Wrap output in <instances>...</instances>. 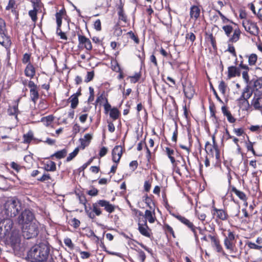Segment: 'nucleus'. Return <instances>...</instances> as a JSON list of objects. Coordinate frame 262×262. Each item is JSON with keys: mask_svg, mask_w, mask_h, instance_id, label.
Segmentation results:
<instances>
[{"mask_svg": "<svg viewBox=\"0 0 262 262\" xmlns=\"http://www.w3.org/2000/svg\"><path fill=\"white\" fill-rule=\"evenodd\" d=\"M75 193L78 199L79 203L84 206L85 212L88 216L91 219H94L96 216H99L102 214V210L101 207L103 208L104 210L109 213H112L115 210V205L106 200H98L95 203H93L92 206L89 204V207H88L86 205L88 201L85 194L80 191L78 192L75 191Z\"/></svg>", "mask_w": 262, "mask_h": 262, "instance_id": "f257e3e1", "label": "nucleus"}, {"mask_svg": "<svg viewBox=\"0 0 262 262\" xmlns=\"http://www.w3.org/2000/svg\"><path fill=\"white\" fill-rule=\"evenodd\" d=\"M27 258L30 262H54L49 244L45 243L31 247L27 252Z\"/></svg>", "mask_w": 262, "mask_h": 262, "instance_id": "f03ea898", "label": "nucleus"}, {"mask_svg": "<svg viewBox=\"0 0 262 262\" xmlns=\"http://www.w3.org/2000/svg\"><path fill=\"white\" fill-rule=\"evenodd\" d=\"M221 235L224 238L223 243L225 249L231 254V256L235 257L241 255V251L236 246L238 235L235 231L231 228L220 229Z\"/></svg>", "mask_w": 262, "mask_h": 262, "instance_id": "7ed1b4c3", "label": "nucleus"}, {"mask_svg": "<svg viewBox=\"0 0 262 262\" xmlns=\"http://www.w3.org/2000/svg\"><path fill=\"white\" fill-rule=\"evenodd\" d=\"M212 144L209 141L205 143V150L208 156L215 157V164H219L221 162V151L214 136H212Z\"/></svg>", "mask_w": 262, "mask_h": 262, "instance_id": "20e7f679", "label": "nucleus"}, {"mask_svg": "<svg viewBox=\"0 0 262 262\" xmlns=\"http://www.w3.org/2000/svg\"><path fill=\"white\" fill-rule=\"evenodd\" d=\"M253 91L250 87L247 85L243 90L241 96L236 100V103L240 109L243 111H248L251 107L249 99L252 96Z\"/></svg>", "mask_w": 262, "mask_h": 262, "instance_id": "39448f33", "label": "nucleus"}, {"mask_svg": "<svg viewBox=\"0 0 262 262\" xmlns=\"http://www.w3.org/2000/svg\"><path fill=\"white\" fill-rule=\"evenodd\" d=\"M21 210L19 202L13 199L7 200L4 204V212L7 216L14 217L16 216Z\"/></svg>", "mask_w": 262, "mask_h": 262, "instance_id": "423d86ee", "label": "nucleus"}, {"mask_svg": "<svg viewBox=\"0 0 262 262\" xmlns=\"http://www.w3.org/2000/svg\"><path fill=\"white\" fill-rule=\"evenodd\" d=\"M173 215L193 233L195 242H199V238L197 234L196 230H199L200 234H204L205 229H203L200 227H196L192 222L184 216H182L180 214H173Z\"/></svg>", "mask_w": 262, "mask_h": 262, "instance_id": "0eeeda50", "label": "nucleus"}, {"mask_svg": "<svg viewBox=\"0 0 262 262\" xmlns=\"http://www.w3.org/2000/svg\"><path fill=\"white\" fill-rule=\"evenodd\" d=\"M6 236L7 244L10 245L13 250H17L19 248L21 243V235L18 230L13 229Z\"/></svg>", "mask_w": 262, "mask_h": 262, "instance_id": "6e6552de", "label": "nucleus"}, {"mask_svg": "<svg viewBox=\"0 0 262 262\" xmlns=\"http://www.w3.org/2000/svg\"><path fill=\"white\" fill-rule=\"evenodd\" d=\"M22 235L25 238L31 239L37 237L39 230L37 223L34 222L21 227Z\"/></svg>", "mask_w": 262, "mask_h": 262, "instance_id": "1a4fd4ad", "label": "nucleus"}, {"mask_svg": "<svg viewBox=\"0 0 262 262\" xmlns=\"http://www.w3.org/2000/svg\"><path fill=\"white\" fill-rule=\"evenodd\" d=\"M211 213L212 218L216 222L220 221H226L229 220V215L226 208H217L215 207L214 202L211 208Z\"/></svg>", "mask_w": 262, "mask_h": 262, "instance_id": "9d476101", "label": "nucleus"}, {"mask_svg": "<svg viewBox=\"0 0 262 262\" xmlns=\"http://www.w3.org/2000/svg\"><path fill=\"white\" fill-rule=\"evenodd\" d=\"M34 214L29 209H25L17 218L18 224L21 227L34 223Z\"/></svg>", "mask_w": 262, "mask_h": 262, "instance_id": "9b49d317", "label": "nucleus"}, {"mask_svg": "<svg viewBox=\"0 0 262 262\" xmlns=\"http://www.w3.org/2000/svg\"><path fill=\"white\" fill-rule=\"evenodd\" d=\"M78 48L79 49L85 50L86 53H90L93 49L91 40L82 34L77 33Z\"/></svg>", "mask_w": 262, "mask_h": 262, "instance_id": "f8f14e48", "label": "nucleus"}, {"mask_svg": "<svg viewBox=\"0 0 262 262\" xmlns=\"http://www.w3.org/2000/svg\"><path fill=\"white\" fill-rule=\"evenodd\" d=\"M181 160L177 159L173 163H172L173 171L180 176L189 173L186 162L183 156L180 158Z\"/></svg>", "mask_w": 262, "mask_h": 262, "instance_id": "ddd939ff", "label": "nucleus"}, {"mask_svg": "<svg viewBox=\"0 0 262 262\" xmlns=\"http://www.w3.org/2000/svg\"><path fill=\"white\" fill-rule=\"evenodd\" d=\"M242 24L247 32L254 36L258 35L259 29L256 23L250 19H245L243 20Z\"/></svg>", "mask_w": 262, "mask_h": 262, "instance_id": "4468645a", "label": "nucleus"}, {"mask_svg": "<svg viewBox=\"0 0 262 262\" xmlns=\"http://www.w3.org/2000/svg\"><path fill=\"white\" fill-rule=\"evenodd\" d=\"M107 95L105 94L104 91H103L101 93H98L97 96L96 100L95 102V105L96 107L97 105L101 106L102 104L104 107V113L105 114H108V110L110 107V104L108 102L107 99Z\"/></svg>", "mask_w": 262, "mask_h": 262, "instance_id": "2eb2a0df", "label": "nucleus"}, {"mask_svg": "<svg viewBox=\"0 0 262 262\" xmlns=\"http://www.w3.org/2000/svg\"><path fill=\"white\" fill-rule=\"evenodd\" d=\"M138 226V231L141 235L148 238H151L152 233L151 229L147 225L146 220L139 219Z\"/></svg>", "mask_w": 262, "mask_h": 262, "instance_id": "dca6fc26", "label": "nucleus"}, {"mask_svg": "<svg viewBox=\"0 0 262 262\" xmlns=\"http://www.w3.org/2000/svg\"><path fill=\"white\" fill-rule=\"evenodd\" d=\"M13 222L10 219H6L0 222V234L7 236L13 230Z\"/></svg>", "mask_w": 262, "mask_h": 262, "instance_id": "f3484780", "label": "nucleus"}, {"mask_svg": "<svg viewBox=\"0 0 262 262\" xmlns=\"http://www.w3.org/2000/svg\"><path fill=\"white\" fill-rule=\"evenodd\" d=\"M208 237L210 239L212 246L216 252L221 253L223 255H226L216 234L213 235L209 234Z\"/></svg>", "mask_w": 262, "mask_h": 262, "instance_id": "a211bd4d", "label": "nucleus"}, {"mask_svg": "<svg viewBox=\"0 0 262 262\" xmlns=\"http://www.w3.org/2000/svg\"><path fill=\"white\" fill-rule=\"evenodd\" d=\"M28 86L30 89V96L31 101L35 104L39 98L38 87L32 80H29Z\"/></svg>", "mask_w": 262, "mask_h": 262, "instance_id": "6ab92c4d", "label": "nucleus"}, {"mask_svg": "<svg viewBox=\"0 0 262 262\" xmlns=\"http://www.w3.org/2000/svg\"><path fill=\"white\" fill-rule=\"evenodd\" d=\"M251 106L256 111L262 112V94L259 92H254L251 101Z\"/></svg>", "mask_w": 262, "mask_h": 262, "instance_id": "aec40b11", "label": "nucleus"}, {"mask_svg": "<svg viewBox=\"0 0 262 262\" xmlns=\"http://www.w3.org/2000/svg\"><path fill=\"white\" fill-rule=\"evenodd\" d=\"M164 152L165 155L169 159L171 164L173 163L179 158L182 157L181 153L178 150H174L170 147H165L164 149Z\"/></svg>", "mask_w": 262, "mask_h": 262, "instance_id": "412c9836", "label": "nucleus"}, {"mask_svg": "<svg viewBox=\"0 0 262 262\" xmlns=\"http://www.w3.org/2000/svg\"><path fill=\"white\" fill-rule=\"evenodd\" d=\"M67 16L66 9L63 7L59 11L57 12L55 14L56 21L57 24L56 34L58 35L60 32H62L61 29L62 25V20Z\"/></svg>", "mask_w": 262, "mask_h": 262, "instance_id": "4be33fe9", "label": "nucleus"}, {"mask_svg": "<svg viewBox=\"0 0 262 262\" xmlns=\"http://www.w3.org/2000/svg\"><path fill=\"white\" fill-rule=\"evenodd\" d=\"M239 68L243 70L242 77L247 82L249 80V76L248 72L251 70V68L247 64L244 63V57L242 55H239Z\"/></svg>", "mask_w": 262, "mask_h": 262, "instance_id": "5701e85b", "label": "nucleus"}, {"mask_svg": "<svg viewBox=\"0 0 262 262\" xmlns=\"http://www.w3.org/2000/svg\"><path fill=\"white\" fill-rule=\"evenodd\" d=\"M19 99H17L13 103L12 106H9L7 109V114L10 116H14L16 120H18V115L20 113L18 110Z\"/></svg>", "mask_w": 262, "mask_h": 262, "instance_id": "b1692460", "label": "nucleus"}, {"mask_svg": "<svg viewBox=\"0 0 262 262\" xmlns=\"http://www.w3.org/2000/svg\"><path fill=\"white\" fill-rule=\"evenodd\" d=\"M123 148L121 145H116L112 150V160L114 163H119L123 154Z\"/></svg>", "mask_w": 262, "mask_h": 262, "instance_id": "393cba45", "label": "nucleus"}, {"mask_svg": "<svg viewBox=\"0 0 262 262\" xmlns=\"http://www.w3.org/2000/svg\"><path fill=\"white\" fill-rule=\"evenodd\" d=\"M36 70L33 63L27 64L24 69V74L31 80L36 75Z\"/></svg>", "mask_w": 262, "mask_h": 262, "instance_id": "a878e982", "label": "nucleus"}, {"mask_svg": "<svg viewBox=\"0 0 262 262\" xmlns=\"http://www.w3.org/2000/svg\"><path fill=\"white\" fill-rule=\"evenodd\" d=\"M241 69L239 68V64L237 67L236 66H231L228 68V75L227 77L229 79L236 76L239 77L241 74Z\"/></svg>", "mask_w": 262, "mask_h": 262, "instance_id": "bb28decb", "label": "nucleus"}, {"mask_svg": "<svg viewBox=\"0 0 262 262\" xmlns=\"http://www.w3.org/2000/svg\"><path fill=\"white\" fill-rule=\"evenodd\" d=\"M141 220H146L149 223H154L156 220L155 210L149 209L146 210L144 213V217L140 218Z\"/></svg>", "mask_w": 262, "mask_h": 262, "instance_id": "cd10ccee", "label": "nucleus"}, {"mask_svg": "<svg viewBox=\"0 0 262 262\" xmlns=\"http://www.w3.org/2000/svg\"><path fill=\"white\" fill-rule=\"evenodd\" d=\"M201 9L200 7L196 5H192L190 8V17L191 19L196 21L200 17Z\"/></svg>", "mask_w": 262, "mask_h": 262, "instance_id": "c85d7f7f", "label": "nucleus"}, {"mask_svg": "<svg viewBox=\"0 0 262 262\" xmlns=\"http://www.w3.org/2000/svg\"><path fill=\"white\" fill-rule=\"evenodd\" d=\"M183 92L187 98L191 99L195 94L194 86L191 83H189L185 86L183 85Z\"/></svg>", "mask_w": 262, "mask_h": 262, "instance_id": "c756f323", "label": "nucleus"}, {"mask_svg": "<svg viewBox=\"0 0 262 262\" xmlns=\"http://www.w3.org/2000/svg\"><path fill=\"white\" fill-rule=\"evenodd\" d=\"M93 138L92 134H86L83 138L80 139V145L79 148L84 149L86 146H89Z\"/></svg>", "mask_w": 262, "mask_h": 262, "instance_id": "7c9ffc66", "label": "nucleus"}, {"mask_svg": "<svg viewBox=\"0 0 262 262\" xmlns=\"http://www.w3.org/2000/svg\"><path fill=\"white\" fill-rule=\"evenodd\" d=\"M68 150L66 148H63L60 150L57 151L54 154L51 155L50 157L47 159H61L65 158L67 155Z\"/></svg>", "mask_w": 262, "mask_h": 262, "instance_id": "2f4dec72", "label": "nucleus"}, {"mask_svg": "<svg viewBox=\"0 0 262 262\" xmlns=\"http://www.w3.org/2000/svg\"><path fill=\"white\" fill-rule=\"evenodd\" d=\"M244 58H246L248 59V66L253 67L255 66L256 64L258 59V56L255 53H251L249 54H246L244 56H243Z\"/></svg>", "mask_w": 262, "mask_h": 262, "instance_id": "473e14b6", "label": "nucleus"}, {"mask_svg": "<svg viewBox=\"0 0 262 262\" xmlns=\"http://www.w3.org/2000/svg\"><path fill=\"white\" fill-rule=\"evenodd\" d=\"M208 211L206 208H201L199 207L198 209H195V214L198 219L202 222H203L206 218V213Z\"/></svg>", "mask_w": 262, "mask_h": 262, "instance_id": "72a5a7b5", "label": "nucleus"}, {"mask_svg": "<svg viewBox=\"0 0 262 262\" xmlns=\"http://www.w3.org/2000/svg\"><path fill=\"white\" fill-rule=\"evenodd\" d=\"M153 198H154V196L152 195L149 196V195H148L147 194H146L143 196V201L144 202V203L146 204V206L150 209L155 210L156 205H155L154 201L152 199Z\"/></svg>", "mask_w": 262, "mask_h": 262, "instance_id": "f704fd0d", "label": "nucleus"}, {"mask_svg": "<svg viewBox=\"0 0 262 262\" xmlns=\"http://www.w3.org/2000/svg\"><path fill=\"white\" fill-rule=\"evenodd\" d=\"M221 110L224 116L227 117L229 122L233 123L236 121V119L232 115L230 111L228 110L226 106H222Z\"/></svg>", "mask_w": 262, "mask_h": 262, "instance_id": "c9c22d12", "label": "nucleus"}, {"mask_svg": "<svg viewBox=\"0 0 262 262\" xmlns=\"http://www.w3.org/2000/svg\"><path fill=\"white\" fill-rule=\"evenodd\" d=\"M162 229L167 237L169 235H171L173 238H176L174 231L173 228L169 225L164 223L163 225H162Z\"/></svg>", "mask_w": 262, "mask_h": 262, "instance_id": "e433bc0d", "label": "nucleus"}, {"mask_svg": "<svg viewBox=\"0 0 262 262\" xmlns=\"http://www.w3.org/2000/svg\"><path fill=\"white\" fill-rule=\"evenodd\" d=\"M241 31L238 28L235 29L233 31V34L230 36L228 42L235 43L240 38Z\"/></svg>", "mask_w": 262, "mask_h": 262, "instance_id": "4c0bfd02", "label": "nucleus"}, {"mask_svg": "<svg viewBox=\"0 0 262 262\" xmlns=\"http://www.w3.org/2000/svg\"><path fill=\"white\" fill-rule=\"evenodd\" d=\"M231 192H233L243 202H246L247 200V197L246 194L242 191H240L236 188L234 186H232L230 189Z\"/></svg>", "mask_w": 262, "mask_h": 262, "instance_id": "58836bf2", "label": "nucleus"}, {"mask_svg": "<svg viewBox=\"0 0 262 262\" xmlns=\"http://www.w3.org/2000/svg\"><path fill=\"white\" fill-rule=\"evenodd\" d=\"M110 112V117L113 120H116L118 119L120 115V113L119 110L116 107H112L111 105L110 104V107L108 110V113Z\"/></svg>", "mask_w": 262, "mask_h": 262, "instance_id": "ea45409f", "label": "nucleus"}, {"mask_svg": "<svg viewBox=\"0 0 262 262\" xmlns=\"http://www.w3.org/2000/svg\"><path fill=\"white\" fill-rule=\"evenodd\" d=\"M118 15L119 19L124 23L127 22V16L124 12L123 5L121 3L120 5L118 7Z\"/></svg>", "mask_w": 262, "mask_h": 262, "instance_id": "a19ab883", "label": "nucleus"}, {"mask_svg": "<svg viewBox=\"0 0 262 262\" xmlns=\"http://www.w3.org/2000/svg\"><path fill=\"white\" fill-rule=\"evenodd\" d=\"M142 76V73L141 71L136 72L134 75L129 76L127 78V79H129L131 83H136L138 82L141 79Z\"/></svg>", "mask_w": 262, "mask_h": 262, "instance_id": "79ce46f5", "label": "nucleus"}, {"mask_svg": "<svg viewBox=\"0 0 262 262\" xmlns=\"http://www.w3.org/2000/svg\"><path fill=\"white\" fill-rule=\"evenodd\" d=\"M45 168L47 171H55L56 170V163L51 160L48 161L45 164Z\"/></svg>", "mask_w": 262, "mask_h": 262, "instance_id": "37998d69", "label": "nucleus"}, {"mask_svg": "<svg viewBox=\"0 0 262 262\" xmlns=\"http://www.w3.org/2000/svg\"><path fill=\"white\" fill-rule=\"evenodd\" d=\"M253 88L255 92L262 94V78H259L254 82Z\"/></svg>", "mask_w": 262, "mask_h": 262, "instance_id": "c03bdc74", "label": "nucleus"}, {"mask_svg": "<svg viewBox=\"0 0 262 262\" xmlns=\"http://www.w3.org/2000/svg\"><path fill=\"white\" fill-rule=\"evenodd\" d=\"M54 117L53 115H50L46 117H42L40 121L43 122L46 126H49L54 121Z\"/></svg>", "mask_w": 262, "mask_h": 262, "instance_id": "a18cd8bd", "label": "nucleus"}, {"mask_svg": "<svg viewBox=\"0 0 262 262\" xmlns=\"http://www.w3.org/2000/svg\"><path fill=\"white\" fill-rule=\"evenodd\" d=\"M68 100L71 102V107L73 109L76 108L78 105L79 100L76 95H72Z\"/></svg>", "mask_w": 262, "mask_h": 262, "instance_id": "49530a36", "label": "nucleus"}, {"mask_svg": "<svg viewBox=\"0 0 262 262\" xmlns=\"http://www.w3.org/2000/svg\"><path fill=\"white\" fill-rule=\"evenodd\" d=\"M23 143H30L33 139V134L32 131L28 132L23 135Z\"/></svg>", "mask_w": 262, "mask_h": 262, "instance_id": "de8ad7c7", "label": "nucleus"}, {"mask_svg": "<svg viewBox=\"0 0 262 262\" xmlns=\"http://www.w3.org/2000/svg\"><path fill=\"white\" fill-rule=\"evenodd\" d=\"M209 109L210 113V116L213 118L216 121L217 120L218 118L215 115L216 108L213 102H211L209 103Z\"/></svg>", "mask_w": 262, "mask_h": 262, "instance_id": "09e8293b", "label": "nucleus"}, {"mask_svg": "<svg viewBox=\"0 0 262 262\" xmlns=\"http://www.w3.org/2000/svg\"><path fill=\"white\" fill-rule=\"evenodd\" d=\"M183 110L184 111L183 116L186 120L187 122H189L190 120V116L191 115V114L189 107H187L186 104L183 106Z\"/></svg>", "mask_w": 262, "mask_h": 262, "instance_id": "8fccbe9b", "label": "nucleus"}, {"mask_svg": "<svg viewBox=\"0 0 262 262\" xmlns=\"http://www.w3.org/2000/svg\"><path fill=\"white\" fill-rule=\"evenodd\" d=\"M129 38L133 40L135 43L138 45L140 43V39L137 34L134 33L132 31H130L126 33Z\"/></svg>", "mask_w": 262, "mask_h": 262, "instance_id": "3c124183", "label": "nucleus"}, {"mask_svg": "<svg viewBox=\"0 0 262 262\" xmlns=\"http://www.w3.org/2000/svg\"><path fill=\"white\" fill-rule=\"evenodd\" d=\"M111 69L116 73L119 72L121 70H122L120 64H119L118 61L116 59L112 60L111 61Z\"/></svg>", "mask_w": 262, "mask_h": 262, "instance_id": "603ef678", "label": "nucleus"}, {"mask_svg": "<svg viewBox=\"0 0 262 262\" xmlns=\"http://www.w3.org/2000/svg\"><path fill=\"white\" fill-rule=\"evenodd\" d=\"M38 11H37L36 10L33 9V10H30L28 12V14H29V16L31 17L34 25L36 23L37 19H38V18H37V12Z\"/></svg>", "mask_w": 262, "mask_h": 262, "instance_id": "864d4df0", "label": "nucleus"}, {"mask_svg": "<svg viewBox=\"0 0 262 262\" xmlns=\"http://www.w3.org/2000/svg\"><path fill=\"white\" fill-rule=\"evenodd\" d=\"M80 221L75 217L69 220L68 221V224L74 229H77L80 226Z\"/></svg>", "mask_w": 262, "mask_h": 262, "instance_id": "5fc2aeb1", "label": "nucleus"}, {"mask_svg": "<svg viewBox=\"0 0 262 262\" xmlns=\"http://www.w3.org/2000/svg\"><path fill=\"white\" fill-rule=\"evenodd\" d=\"M137 252V258L140 262H144L146 257L145 252L141 249H136Z\"/></svg>", "mask_w": 262, "mask_h": 262, "instance_id": "6e6d98bb", "label": "nucleus"}, {"mask_svg": "<svg viewBox=\"0 0 262 262\" xmlns=\"http://www.w3.org/2000/svg\"><path fill=\"white\" fill-rule=\"evenodd\" d=\"M37 180L41 182H48L50 180H52V177L50 174L45 172L41 177L37 178Z\"/></svg>", "mask_w": 262, "mask_h": 262, "instance_id": "4d7b16f0", "label": "nucleus"}, {"mask_svg": "<svg viewBox=\"0 0 262 262\" xmlns=\"http://www.w3.org/2000/svg\"><path fill=\"white\" fill-rule=\"evenodd\" d=\"M79 151V147H76L75 148L74 151L72 152L71 153L69 154V156L67 157L66 159L67 162H70L72 161L74 158L76 157V156L78 155V152Z\"/></svg>", "mask_w": 262, "mask_h": 262, "instance_id": "13d9d810", "label": "nucleus"}, {"mask_svg": "<svg viewBox=\"0 0 262 262\" xmlns=\"http://www.w3.org/2000/svg\"><path fill=\"white\" fill-rule=\"evenodd\" d=\"M31 54L29 53H25L21 59L22 63L24 64H29V63H32L31 62Z\"/></svg>", "mask_w": 262, "mask_h": 262, "instance_id": "bf43d9fd", "label": "nucleus"}, {"mask_svg": "<svg viewBox=\"0 0 262 262\" xmlns=\"http://www.w3.org/2000/svg\"><path fill=\"white\" fill-rule=\"evenodd\" d=\"M38 108L41 111H45L49 107L47 101L45 99H41L38 103Z\"/></svg>", "mask_w": 262, "mask_h": 262, "instance_id": "052dcab7", "label": "nucleus"}, {"mask_svg": "<svg viewBox=\"0 0 262 262\" xmlns=\"http://www.w3.org/2000/svg\"><path fill=\"white\" fill-rule=\"evenodd\" d=\"M222 29L224 31L225 34L228 37H230L231 33L234 31L233 27L231 25L224 26H223Z\"/></svg>", "mask_w": 262, "mask_h": 262, "instance_id": "680f3d73", "label": "nucleus"}, {"mask_svg": "<svg viewBox=\"0 0 262 262\" xmlns=\"http://www.w3.org/2000/svg\"><path fill=\"white\" fill-rule=\"evenodd\" d=\"M225 135L227 137V140L228 139H232L233 140V141L234 142V143L237 146H239V144H238V142H239V140L238 139H237V138L233 136H231L230 133H229V132L228 131V130L227 129H226V132H225Z\"/></svg>", "mask_w": 262, "mask_h": 262, "instance_id": "e2e57ef3", "label": "nucleus"}, {"mask_svg": "<svg viewBox=\"0 0 262 262\" xmlns=\"http://www.w3.org/2000/svg\"><path fill=\"white\" fill-rule=\"evenodd\" d=\"M227 86V84L224 81L221 80L219 84V90L222 94H225Z\"/></svg>", "mask_w": 262, "mask_h": 262, "instance_id": "0e129e2a", "label": "nucleus"}, {"mask_svg": "<svg viewBox=\"0 0 262 262\" xmlns=\"http://www.w3.org/2000/svg\"><path fill=\"white\" fill-rule=\"evenodd\" d=\"M185 38L186 40L190 41L192 44L196 39V36L193 32H187Z\"/></svg>", "mask_w": 262, "mask_h": 262, "instance_id": "69168bd1", "label": "nucleus"}, {"mask_svg": "<svg viewBox=\"0 0 262 262\" xmlns=\"http://www.w3.org/2000/svg\"><path fill=\"white\" fill-rule=\"evenodd\" d=\"M64 243L70 250H73L74 248V245L73 243L71 238L69 237L65 238L63 240Z\"/></svg>", "mask_w": 262, "mask_h": 262, "instance_id": "338daca9", "label": "nucleus"}, {"mask_svg": "<svg viewBox=\"0 0 262 262\" xmlns=\"http://www.w3.org/2000/svg\"><path fill=\"white\" fill-rule=\"evenodd\" d=\"M95 76V72L94 71H91L87 72V75L84 79V82L86 83L92 81Z\"/></svg>", "mask_w": 262, "mask_h": 262, "instance_id": "774afa93", "label": "nucleus"}]
</instances>
